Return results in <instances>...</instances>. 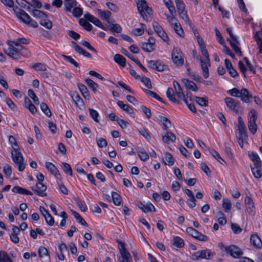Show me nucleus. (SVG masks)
Here are the masks:
<instances>
[{
    "label": "nucleus",
    "mask_w": 262,
    "mask_h": 262,
    "mask_svg": "<svg viewBox=\"0 0 262 262\" xmlns=\"http://www.w3.org/2000/svg\"><path fill=\"white\" fill-rule=\"evenodd\" d=\"M9 140L11 143H14V146L13 147V148L15 151V154L13 155L12 153L13 161L18 166V170L22 171L25 168V165L24 163V158L21 154L18 151V146L16 143V140L14 137L10 136Z\"/></svg>",
    "instance_id": "nucleus-1"
},
{
    "label": "nucleus",
    "mask_w": 262,
    "mask_h": 262,
    "mask_svg": "<svg viewBox=\"0 0 262 262\" xmlns=\"http://www.w3.org/2000/svg\"><path fill=\"white\" fill-rule=\"evenodd\" d=\"M214 255L209 249H205L192 253L191 255V258L193 260H198L200 259H209L210 257Z\"/></svg>",
    "instance_id": "nucleus-2"
},
{
    "label": "nucleus",
    "mask_w": 262,
    "mask_h": 262,
    "mask_svg": "<svg viewBox=\"0 0 262 262\" xmlns=\"http://www.w3.org/2000/svg\"><path fill=\"white\" fill-rule=\"evenodd\" d=\"M257 118V112L254 109L250 110V114L248 116V128L249 131L254 134L257 130L256 121Z\"/></svg>",
    "instance_id": "nucleus-3"
},
{
    "label": "nucleus",
    "mask_w": 262,
    "mask_h": 262,
    "mask_svg": "<svg viewBox=\"0 0 262 262\" xmlns=\"http://www.w3.org/2000/svg\"><path fill=\"white\" fill-rule=\"evenodd\" d=\"M32 15L34 17H38L40 19L39 20V24L41 26L45 27L47 29H49V26H48V16L47 14L39 10L34 9L32 11Z\"/></svg>",
    "instance_id": "nucleus-4"
},
{
    "label": "nucleus",
    "mask_w": 262,
    "mask_h": 262,
    "mask_svg": "<svg viewBox=\"0 0 262 262\" xmlns=\"http://www.w3.org/2000/svg\"><path fill=\"white\" fill-rule=\"evenodd\" d=\"M13 11L16 17L18 19L26 24H30L31 20V18L25 11L19 9L18 7H14L13 8Z\"/></svg>",
    "instance_id": "nucleus-5"
},
{
    "label": "nucleus",
    "mask_w": 262,
    "mask_h": 262,
    "mask_svg": "<svg viewBox=\"0 0 262 262\" xmlns=\"http://www.w3.org/2000/svg\"><path fill=\"white\" fill-rule=\"evenodd\" d=\"M226 105L231 111L238 113L240 108V102L230 97H226L225 99Z\"/></svg>",
    "instance_id": "nucleus-6"
},
{
    "label": "nucleus",
    "mask_w": 262,
    "mask_h": 262,
    "mask_svg": "<svg viewBox=\"0 0 262 262\" xmlns=\"http://www.w3.org/2000/svg\"><path fill=\"white\" fill-rule=\"evenodd\" d=\"M173 62L178 66H182L183 63V59L182 56V52L180 49L174 48L171 53Z\"/></svg>",
    "instance_id": "nucleus-7"
},
{
    "label": "nucleus",
    "mask_w": 262,
    "mask_h": 262,
    "mask_svg": "<svg viewBox=\"0 0 262 262\" xmlns=\"http://www.w3.org/2000/svg\"><path fill=\"white\" fill-rule=\"evenodd\" d=\"M225 251L234 258H239L243 254L241 249L234 245H231L229 247H226Z\"/></svg>",
    "instance_id": "nucleus-8"
},
{
    "label": "nucleus",
    "mask_w": 262,
    "mask_h": 262,
    "mask_svg": "<svg viewBox=\"0 0 262 262\" xmlns=\"http://www.w3.org/2000/svg\"><path fill=\"white\" fill-rule=\"evenodd\" d=\"M194 34L195 36L197 38L198 42L202 54L205 57V59L203 60V61H210L209 55L207 50L206 49V45L203 38L199 36L198 32H197V35H196L195 33H194Z\"/></svg>",
    "instance_id": "nucleus-9"
},
{
    "label": "nucleus",
    "mask_w": 262,
    "mask_h": 262,
    "mask_svg": "<svg viewBox=\"0 0 262 262\" xmlns=\"http://www.w3.org/2000/svg\"><path fill=\"white\" fill-rule=\"evenodd\" d=\"M148 64L149 67L150 68L160 72L166 70L168 69L167 66L163 64L158 60H149L148 61Z\"/></svg>",
    "instance_id": "nucleus-10"
},
{
    "label": "nucleus",
    "mask_w": 262,
    "mask_h": 262,
    "mask_svg": "<svg viewBox=\"0 0 262 262\" xmlns=\"http://www.w3.org/2000/svg\"><path fill=\"white\" fill-rule=\"evenodd\" d=\"M245 204L248 213L251 215L255 214V206L252 199L247 196L245 199Z\"/></svg>",
    "instance_id": "nucleus-11"
},
{
    "label": "nucleus",
    "mask_w": 262,
    "mask_h": 262,
    "mask_svg": "<svg viewBox=\"0 0 262 262\" xmlns=\"http://www.w3.org/2000/svg\"><path fill=\"white\" fill-rule=\"evenodd\" d=\"M72 46L74 49L75 51L76 52L80 55H83L84 57L92 58V56L91 54L88 52L86 50H84L80 46H79L77 42L74 41L71 42Z\"/></svg>",
    "instance_id": "nucleus-12"
},
{
    "label": "nucleus",
    "mask_w": 262,
    "mask_h": 262,
    "mask_svg": "<svg viewBox=\"0 0 262 262\" xmlns=\"http://www.w3.org/2000/svg\"><path fill=\"white\" fill-rule=\"evenodd\" d=\"M84 18L90 21V22L93 23L96 26L100 27L102 29L104 30H106V28L102 25L101 22L100 21L99 19L94 17L90 13H86L84 15Z\"/></svg>",
    "instance_id": "nucleus-13"
},
{
    "label": "nucleus",
    "mask_w": 262,
    "mask_h": 262,
    "mask_svg": "<svg viewBox=\"0 0 262 262\" xmlns=\"http://www.w3.org/2000/svg\"><path fill=\"white\" fill-rule=\"evenodd\" d=\"M5 52L9 57L14 59H18L20 56V53H19V49H16V48L9 47L7 49L5 50Z\"/></svg>",
    "instance_id": "nucleus-14"
},
{
    "label": "nucleus",
    "mask_w": 262,
    "mask_h": 262,
    "mask_svg": "<svg viewBox=\"0 0 262 262\" xmlns=\"http://www.w3.org/2000/svg\"><path fill=\"white\" fill-rule=\"evenodd\" d=\"M173 86L175 90L176 96L179 99L185 100L187 98V97L184 95L183 90L178 82L174 81Z\"/></svg>",
    "instance_id": "nucleus-15"
},
{
    "label": "nucleus",
    "mask_w": 262,
    "mask_h": 262,
    "mask_svg": "<svg viewBox=\"0 0 262 262\" xmlns=\"http://www.w3.org/2000/svg\"><path fill=\"white\" fill-rule=\"evenodd\" d=\"M155 43V39L152 37H150L148 39V42H143L141 47L144 51L146 52H151L154 49L153 46H154Z\"/></svg>",
    "instance_id": "nucleus-16"
},
{
    "label": "nucleus",
    "mask_w": 262,
    "mask_h": 262,
    "mask_svg": "<svg viewBox=\"0 0 262 262\" xmlns=\"http://www.w3.org/2000/svg\"><path fill=\"white\" fill-rule=\"evenodd\" d=\"M165 135H162V141L168 144L170 142H173L176 140V136L170 131L166 130Z\"/></svg>",
    "instance_id": "nucleus-17"
},
{
    "label": "nucleus",
    "mask_w": 262,
    "mask_h": 262,
    "mask_svg": "<svg viewBox=\"0 0 262 262\" xmlns=\"http://www.w3.org/2000/svg\"><path fill=\"white\" fill-rule=\"evenodd\" d=\"M239 98L244 102L248 103L250 99L252 98V95L249 92L247 89H242L240 91V96Z\"/></svg>",
    "instance_id": "nucleus-18"
},
{
    "label": "nucleus",
    "mask_w": 262,
    "mask_h": 262,
    "mask_svg": "<svg viewBox=\"0 0 262 262\" xmlns=\"http://www.w3.org/2000/svg\"><path fill=\"white\" fill-rule=\"evenodd\" d=\"M200 61L203 71V75L205 78H207L209 76L208 67L210 66V61H203V60L201 58L200 59Z\"/></svg>",
    "instance_id": "nucleus-19"
},
{
    "label": "nucleus",
    "mask_w": 262,
    "mask_h": 262,
    "mask_svg": "<svg viewBox=\"0 0 262 262\" xmlns=\"http://www.w3.org/2000/svg\"><path fill=\"white\" fill-rule=\"evenodd\" d=\"M261 165L259 164H256L254 165H251V169L252 172L255 178H260L262 176V171H261Z\"/></svg>",
    "instance_id": "nucleus-20"
},
{
    "label": "nucleus",
    "mask_w": 262,
    "mask_h": 262,
    "mask_svg": "<svg viewBox=\"0 0 262 262\" xmlns=\"http://www.w3.org/2000/svg\"><path fill=\"white\" fill-rule=\"evenodd\" d=\"M250 242L255 247L260 248L262 247V242L261 239L256 234H253L250 237Z\"/></svg>",
    "instance_id": "nucleus-21"
},
{
    "label": "nucleus",
    "mask_w": 262,
    "mask_h": 262,
    "mask_svg": "<svg viewBox=\"0 0 262 262\" xmlns=\"http://www.w3.org/2000/svg\"><path fill=\"white\" fill-rule=\"evenodd\" d=\"M159 121L162 123L163 125V129L167 130V129L171 127V122L165 116H159Z\"/></svg>",
    "instance_id": "nucleus-22"
},
{
    "label": "nucleus",
    "mask_w": 262,
    "mask_h": 262,
    "mask_svg": "<svg viewBox=\"0 0 262 262\" xmlns=\"http://www.w3.org/2000/svg\"><path fill=\"white\" fill-rule=\"evenodd\" d=\"M185 193L187 195V196L189 197L188 201H190L191 203H188L189 206L191 208H193L196 206L195 201L196 200L194 198V196L191 191L189 189H185L184 190Z\"/></svg>",
    "instance_id": "nucleus-23"
},
{
    "label": "nucleus",
    "mask_w": 262,
    "mask_h": 262,
    "mask_svg": "<svg viewBox=\"0 0 262 262\" xmlns=\"http://www.w3.org/2000/svg\"><path fill=\"white\" fill-rule=\"evenodd\" d=\"M248 155L250 159L253 161V165L256 164L262 165L261 161L256 152L254 151H249Z\"/></svg>",
    "instance_id": "nucleus-24"
},
{
    "label": "nucleus",
    "mask_w": 262,
    "mask_h": 262,
    "mask_svg": "<svg viewBox=\"0 0 262 262\" xmlns=\"http://www.w3.org/2000/svg\"><path fill=\"white\" fill-rule=\"evenodd\" d=\"M77 86L84 98L89 100L91 97L89 90L85 85L82 83H78Z\"/></svg>",
    "instance_id": "nucleus-25"
},
{
    "label": "nucleus",
    "mask_w": 262,
    "mask_h": 262,
    "mask_svg": "<svg viewBox=\"0 0 262 262\" xmlns=\"http://www.w3.org/2000/svg\"><path fill=\"white\" fill-rule=\"evenodd\" d=\"M182 81L187 89L193 91H197L198 89L195 83L186 79H182Z\"/></svg>",
    "instance_id": "nucleus-26"
},
{
    "label": "nucleus",
    "mask_w": 262,
    "mask_h": 262,
    "mask_svg": "<svg viewBox=\"0 0 262 262\" xmlns=\"http://www.w3.org/2000/svg\"><path fill=\"white\" fill-rule=\"evenodd\" d=\"M77 5V2L76 0H65V10L68 12H71L72 9L76 7Z\"/></svg>",
    "instance_id": "nucleus-27"
},
{
    "label": "nucleus",
    "mask_w": 262,
    "mask_h": 262,
    "mask_svg": "<svg viewBox=\"0 0 262 262\" xmlns=\"http://www.w3.org/2000/svg\"><path fill=\"white\" fill-rule=\"evenodd\" d=\"M170 24L172 26L176 33L180 36H182L184 34V32L180 24L178 22V20L176 19L173 21V23H171Z\"/></svg>",
    "instance_id": "nucleus-28"
},
{
    "label": "nucleus",
    "mask_w": 262,
    "mask_h": 262,
    "mask_svg": "<svg viewBox=\"0 0 262 262\" xmlns=\"http://www.w3.org/2000/svg\"><path fill=\"white\" fill-rule=\"evenodd\" d=\"M147 5V4L145 0H141L137 3L138 11L142 16L145 15L144 10Z\"/></svg>",
    "instance_id": "nucleus-29"
},
{
    "label": "nucleus",
    "mask_w": 262,
    "mask_h": 262,
    "mask_svg": "<svg viewBox=\"0 0 262 262\" xmlns=\"http://www.w3.org/2000/svg\"><path fill=\"white\" fill-rule=\"evenodd\" d=\"M97 11L101 18L104 19L108 23H110V17L111 15V13L110 11L108 10L103 11L101 9H98Z\"/></svg>",
    "instance_id": "nucleus-30"
},
{
    "label": "nucleus",
    "mask_w": 262,
    "mask_h": 262,
    "mask_svg": "<svg viewBox=\"0 0 262 262\" xmlns=\"http://www.w3.org/2000/svg\"><path fill=\"white\" fill-rule=\"evenodd\" d=\"M166 96L172 102H177L178 103H180V101L177 100L175 97L174 92L173 89L171 88H168L166 91Z\"/></svg>",
    "instance_id": "nucleus-31"
},
{
    "label": "nucleus",
    "mask_w": 262,
    "mask_h": 262,
    "mask_svg": "<svg viewBox=\"0 0 262 262\" xmlns=\"http://www.w3.org/2000/svg\"><path fill=\"white\" fill-rule=\"evenodd\" d=\"M71 212L79 223L81 224L82 225L84 226L85 227L88 226V223L84 221V220L80 216V215L78 213H77L76 211L73 210H71Z\"/></svg>",
    "instance_id": "nucleus-32"
},
{
    "label": "nucleus",
    "mask_w": 262,
    "mask_h": 262,
    "mask_svg": "<svg viewBox=\"0 0 262 262\" xmlns=\"http://www.w3.org/2000/svg\"><path fill=\"white\" fill-rule=\"evenodd\" d=\"M12 191L14 193H17L19 194H26L28 195H32V193L22 187L19 186H15L12 189Z\"/></svg>",
    "instance_id": "nucleus-33"
},
{
    "label": "nucleus",
    "mask_w": 262,
    "mask_h": 262,
    "mask_svg": "<svg viewBox=\"0 0 262 262\" xmlns=\"http://www.w3.org/2000/svg\"><path fill=\"white\" fill-rule=\"evenodd\" d=\"M222 206L225 212H229L232 207L231 201L228 198H224L222 200Z\"/></svg>",
    "instance_id": "nucleus-34"
},
{
    "label": "nucleus",
    "mask_w": 262,
    "mask_h": 262,
    "mask_svg": "<svg viewBox=\"0 0 262 262\" xmlns=\"http://www.w3.org/2000/svg\"><path fill=\"white\" fill-rule=\"evenodd\" d=\"M117 104L120 107H121L126 113L129 114H132L134 113L133 108L130 107L129 105L124 104L122 101H118L117 102Z\"/></svg>",
    "instance_id": "nucleus-35"
},
{
    "label": "nucleus",
    "mask_w": 262,
    "mask_h": 262,
    "mask_svg": "<svg viewBox=\"0 0 262 262\" xmlns=\"http://www.w3.org/2000/svg\"><path fill=\"white\" fill-rule=\"evenodd\" d=\"M114 60L121 67H125L126 63L125 58L121 55L117 54L114 56Z\"/></svg>",
    "instance_id": "nucleus-36"
},
{
    "label": "nucleus",
    "mask_w": 262,
    "mask_h": 262,
    "mask_svg": "<svg viewBox=\"0 0 262 262\" xmlns=\"http://www.w3.org/2000/svg\"><path fill=\"white\" fill-rule=\"evenodd\" d=\"M119 262H132V258L129 253H125L120 254L118 258Z\"/></svg>",
    "instance_id": "nucleus-37"
},
{
    "label": "nucleus",
    "mask_w": 262,
    "mask_h": 262,
    "mask_svg": "<svg viewBox=\"0 0 262 262\" xmlns=\"http://www.w3.org/2000/svg\"><path fill=\"white\" fill-rule=\"evenodd\" d=\"M239 134H247L246 132V126L241 116L238 117Z\"/></svg>",
    "instance_id": "nucleus-38"
},
{
    "label": "nucleus",
    "mask_w": 262,
    "mask_h": 262,
    "mask_svg": "<svg viewBox=\"0 0 262 262\" xmlns=\"http://www.w3.org/2000/svg\"><path fill=\"white\" fill-rule=\"evenodd\" d=\"M112 198L113 203L116 205L118 206L120 205L122 201V199L120 195L118 193L113 191L112 192Z\"/></svg>",
    "instance_id": "nucleus-39"
},
{
    "label": "nucleus",
    "mask_w": 262,
    "mask_h": 262,
    "mask_svg": "<svg viewBox=\"0 0 262 262\" xmlns=\"http://www.w3.org/2000/svg\"><path fill=\"white\" fill-rule=\"evenodd\" d=\"M164 155H165V160L167 162V163H166L164 160L163 162V163L165 165L167 164L168 166H172L174 164V161L172 156L169 152L165 153Z\"/></svg>",
    "instance_id": "nucleus-40"
},
{
    "label": "nucleus",
    "mask_w": 262,
    "mask_h": 262,
    "mask_svg": "<svg viewBox=\"0 0 262 262\" xmlns=\"http://www.w3.org/2000/svg\"><path fill=\"white\" fill-rule=\"evenodd\" d=\"M79 23L87 31H90L92 29V26L86 21L85 18H80Z\"/></svg>",
    "instance_id": "nucleus-41"
},
{
    "label": "nucleus",
    "mask_w": 262,
    "mask_h": 262,
    "mask_svg": "<svg viewBox=\"0 0 262 262\" xmlns=\"http://www.w3.org/2000/svg\"><path fill=\"white\" fill-rule=\"evenodd\" d=\"M36 186L38 189V190H35L37 192V194L42 195L43 194V192L46 190L47 186L44 185L42 182H38L36 184Z\"/></svg>",
    "instance_id": "nucleus-42"
},
{
    "label": "nucleus",
    "mask_w": 262,
    "mask_h": 262,
    "mask_svg": "<svg viewBox=\"0 0 262 262\" xmlns=\"http://www.w3.org/2000/svg\"><path fill=\"white\" fill-rule=\"evenodd\" d=\"M173 245L178 248H182L184 245V240L178 236H175L173 237Z\"/></svg>",
    "instance_id": "nucleus-43"
},
{
    "label": "nucleus",
    "mask_w": 262,
    "mask_h": 262,
    "mask_svg": "<svg viewBox=\"0 0 262 262\" xmlns=\"http://www.w3.org/2000/svg\"><path fill=\"white\" fill-rule=\"evenodd\" d=\"M195 101L201 106H207L208 104V99L205 97H200L195 96Z\"/></svg>",
    "instance_id": "nucleus-44"
},
{
    "label": "nucleus",
    "mask_w": 262,
    "mask_h": 262,
    "mask_svg": "<svg viewBox=\"0 0 262 262\" xmlns=\"http://www.w3.org/2000/svg\"><path fill=\"white\" fill-rule=\"evenodd\" d=\"M85 81L94 92L96 91L97 88L98 87V85L96 83L89 78H86Z\"/></svg>",
    "instance_id": "nucleus-45"
},
{
    "label": "nucleus",
    "mask_w": 262,
    "mask_h": 262,
    "mask_svg": "<svg viewBox=\"0 0 262 262\" xmlns=\"http://www.w3.org/2000/svg\"><path fill=\"white\" fill-rule=\"evenodd\" d=\"M227 41L230 42V45H231V47L232 48V49H233V50L234 51V52L236 54H239V56H242V52H241L239 48L237 46V44H238V43L234 41H231L229 39H227Z\"/></svg>",
    "instance_id": "nucleus-46"
},
{
    "label": "nucleus",
    "mask_w": 262,
    "mask_h": 262,
    "mask_svg": "<svg viewBox=\"0 0 262 262\" xmlns=\"http://www.w3.org/2000/svg\"><path fill=\"white\" fill-rule=\"evenodd\" d=\"M110 30L112 32H116L117 33H120L122 31V28L120 25L118 24H112L108 26Z\"/></svg>",
    "instance_id": "nucleus-47"
},
{
    "label": "nucleus",
    "mask_w": 262,
    "mask_h": 262,
    "mask_svg": "<svg viewBox=\"0 0 262 262\" xmlns=\"http://www.w3.org/2000/svg\"><path fill=\"white\" fill-rule=\"evenodd\" d=\"M73 15L75 17H80L83 13L82 9L79 7H75L71 12Z\"/></svg>",
    "instance_id": "nucleus-48"
},
{
    "label": "nucleus",
    "mask_w": 262,
    "mask_h": 262,
    "mask_svg": "<svg viewBox=\"0 0 262 262\" xmlns=\"http://www.w3.org/2000/svg\"><path fill=\"white\" fill-rule=\"evenodd\" d=\"M28 95L33 100L35 104H38L39 103L38 97L32 90L29 89L28 90Z\"/></svg>",
    "instance_id": "nucleus-49"
},
{
    "label": "nucleus",
    "mask_w": 262,
    "mask_h": 262,
    "mask_svg": "<svg viewBox=\"0 0 262 262\" xmlns=\"http://www.w3.org/2000/svg\"><path fill=\"white\" fill-rule=\"evenodd\" d=\"M12 260L7 253L3 251H0V262H10Z\"/></svg>",
    "instance_id": "nucleus-50"
},
{
    "label": "nucleus",
    "mask_w": 262,
    "mask_h": 262,
    "mask_svg": "<svg viewBox=\"0 0 262 262\" xmlns=\"http://www.w3.org/2000/svg\"><path fill=\"white\" fill-rule=\"evenodd\" d=\"M141 27L140 28H136L133 30L132 33L135 36H140L144 33V26L143 24H141Z\"/></svg>",
    "instance_id": "nucleus-51"
},
{
    "label": "nucleus",
    "mask_w": 262,
    "mask_h": 262,
    "mask_svg": "<svg viewBox=\"0 0 262 262\" xmlns=\"http://www.w3.org/2000/svg\"><path fill=\"white\" fill-rule=\"evenodd\" d=\"M175 3L178 13L185 11V4L182 1L175 0Z\"/></svg>",
    "instance_id": "nucleus-52"
},
{
    "label": "nucleus",
    "mask_w": 262,
    "mask_h": 262,
    "mask_svg": "<svg viewBox=\"0 0 262 262\" xmlns=\"http://www.w3.org/2000/svg\"><path fill=\"white\" fill-rule=\"evenodd\" d=\"M187 232L193 237L196 238L199 235V232L192 227H189L186 228Z\"/></svg>",
    "instance_id": "nucleus-53"
},
{
    "label": "nucleus",
    "mask_w": 262,
    "mask_h": 262,
    "mask_svg": "<svg viewBox=\"0 0 262 262\" xmlns=\"http://www.w3.org/2000/svg\"><path fill=\"white\" fill-rule=\"evenodd\" d=\"M17 4L21 7L25 8L27 5H28L27 9L29 11L30 9V6H31V4L30 3L28 2L25 0H16Z\"/></svg>",
    "instance_id": "nucleus-54"
},
{
    "label": "nucleus",
    "mask_w": 262,
    "mask_h": 262,
    "mask_svg": "<svg viewBox=\"0 0 262 262\" xmlns=\"http://www.w3.org/2000/svg\"><path fill=\"white\" fill-rule=\"evenodd\" d=\"M72 98L77 105H79L80 106L83 105V101L78 94H74L72 96Z\"/></svg>",
    "instance_id": "nucleus-55"
},
{
    "label": "nucleus",
    "mask_w": 262,
    "mask_h": 262,
    "mask_svg": "<svg viewBox=\"0 0 262 262\" xmlns=\"http://www.w3.org/2000/svg\"><path fill=\"white\" fill-rule=\"evenodd\" d=\"M138 155L143 161H146L149 158V156L144 149H140L138 151Z\"/></svg>",
    "instance_id": "nucleus-56"
},
{
    "label": "nucleus",
    "mask_w": 262,
    "mask_h": 262,
    "mask_svg": "<svg viewBox=\"0 0 262 262\" xmlns=\"http://www.w3.org/2000/svg\"><path fill=\"white\" fill-rule=\"evenodd\" d=\"M247 138V134H239V136L237 138V142L242 148L244 146V141L246 140Z\"/></svg>",
    "instance_id": "nucleus-57"
},
{
    "label": "nucleus",
    "mask_w": 262,
    "mask_h": 262,
    "mask_svg": "<svg viewBox=\"0 0 262 262\" xmlns=\"http://www.w3.org/2000/svg\"><path fill=\"white\" fill-rule=\"evenodd\" d=\"M89 110L90 116L93 118V119L95 121H96L97 122H99V120L98 118V117L99 116L98 113L96 110H95L93 108H89Z\"/></svg>",
    "instance_id": "nucleus-58"
},
{
    "label": "nucleus",
    "mask_w": 262,
    "mask_h": 262,
    "mask_svg": "<svg viewBox=\"0 0 262 262\" xmlns=\"http://www.w3.org/2000/svg\"><path fill=\"white\" fill-rule=\"evenodd\" d=\"M210 152L212 156L220 163L222 164V161L225 162V161L221 158L219 154L216 150L211 149Z\"/></svg>",
    "instance_id": "nucleus-59"
},
{
    "label": "nucleus",
    "mask_w": 262,
    "mask_h": 262,
    "mask_svg": "<svg viewBox=\"0 0 262 262\" xmlns=\"http://www.w3.org/2000/svg\"><path fill=\"white\" fill-rule=\"evenodd\" d=\"M50 171L55 176L57 179H60L61 176L58 172V170L55 166L50 163Z\"/></svg>",
    "instance_id": "nucleus-60"
},
{
    "label": "nucleus",
    "mask_w": 262,
    "mask_h": 262,
    "mask_svg": "<svg viewBox=\"0 0 262 262\" xmlns=\"http://www.w3.org/2000/svg\"><path fill=\"white\" fill-rule=\"evenodd\" d=\"M62 57L66 61L73 64L76 67H79V63L77 61H76L71 56L62 55Z\"/></svg>",
    "instance_id": "nucleus-61"
},
{
    "label": "nucleus",
    "mask_w": 262,
    "mask_h": 262,
    "mask_svg": "<svg viewBox=\"0 0 262 262\" xmlns=\"http://www.w3.org/2000/svg\"><path fill=\"white\" fill-rule=\"evenodd\" d=\"M117 243L120 245L119 247V250L120 254H123L125 253H129L125 247V244L124 242L117 240Z\"/></svg>",
    "instance_id": "nucleus-62"
},
{
    "label": "nucleus",
    "mask_w": 262,
    "mask_h": 262,
    "mask_svg": "<svg viewBox=\"0 0 262 262\" xmlns=\"http://www.w3.org/2000/svg\"><path fill=\"white\" fill-rule=\"evenodd\" d=\"M139 79H140L141 81L142 82H143L147 88H148L149 89H151L152 85H151V83L149 78H148L147 77H144L140 76Z\"/></svg>",
    "instance_id": "nucleus-63"
},
{
    "label": "nucleus",
    "mask_w": 262,
    "mask_h": 262,
    "mask_svg": "<svg viewBox=\"0 0 262 262\" xmlns=\"http://www.w3.org/2000/svg\"><path fill=\"white\" fill-rule=\"evenodd\" d=\"M49 251L47 248L40 247L38 249V255L40 257H42L48 255Z\"/></svg>",
    "instance_id": "nucleus-64"
}]
</instances>
